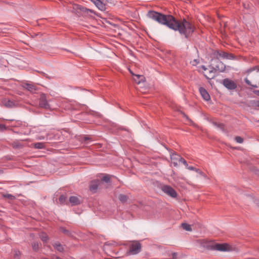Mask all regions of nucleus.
I'll return each instance as SVG.
<instances>
[{"instance_id": "obj_1", "label": "nucleus", "mask_w": 259, "mask_h": 259, "mask_svg": "<svg viewBox=\"0 0 259 259\" xmlns=\"http://www.w3.org/2000/svg\"><path fill=\"white\" fill-rule=\"evenodd\" d=\"M147 16L159 24L166 25L175 31H178L181 35H184L186 38H188L194 30L192 24L185 19L182 22H180L171 15H164L152 10L148 12Z\"/></svg>"}, {"instance_id": "obj_2", "label": "nucleus", "mask_w": 259, "mask_h": 259, "mask_svg": "<svg viewBox=\"0 0 259 259\" xmlns=\"http://www.w3.org/2000/svg\"><path fill=\"white\" fill-rule=\"evenodd\" d=\"M117 245V243L114 241L106 242L103 245V249L107 255L112 256L113 254H117V252H115L114 248Z\"/></svg>"}, {"instance_id": "obj_3", "label": "nucleus", "mask_w": 259, "mask_h": 259, "mask_svg": "<svg viewBox=\"0 0 259 259\" xmlns=\"http://www.w3.org/2000/svg\"><path fill=\"white\" fill-rule=\"evenodd\" d=\"M141 250V244L139 241H134L129 245V250L126 252L127 255H135Z\"/></svg>"}, {"instance_id": "obj_4", "label": "nucleus", "mask_w": 259, "mask_h": 259, "mask_svg": "<svg viewBox=\"0 0 259 259\" xmlns=\"http://www.w3.org/2000/svg\"><path fill=\"white\" fill-rule=\"evenodd\" d=\"M162 191L167 195L175 198L177 197V192L171 186L168 185H163L161 188Z\"/></svg>"}, {"instance_id": "obj_5", "label": "nucleus", "mask_w": 259, "mask_h": 259, "mask_svg": "<svg viewBox=\"0 0 259 259\" xmlns=\"http://www.w3.org/2000/svg\"><path fill=\"white\" fill-rule=\"evenodd\" d=\"M211 249L213 250L227 251L230 250V246L227 243H216L211 246Z\"/></svg>"}, {"instance_id": "obj_6", "label": "nucleus", "mask_w": 259, "mask_h": 259, "mask_svg": "<svg viewBox=\"0 0 259 259\" xmlns=\"http://www.w3.org/2000/svg\"><path fill=\"white\" fill-rule=\"evenodd\" d=\"M213 55L218 59H219L220 58L230 60L234 59V56L233 54H229L225 52L216 51L214 52Z\"/></svg>"}, {"instance_id": "obj_7", "label": "nucleus", "mask_w": 259, "mask_h": 259, "mask_svg": "<svg viewBox=\"0 0 259 259\" xmlns=\"http://www.w3.org/2000/svg\"><path fill=\"white\" fill-rule=\"evenodd\" d=\"M39 106L40 107L46 109L50 108V105L48 103L46 94L42 93L40 95Z\"/></svg>"}, {"instance_id": "obj_8", "label": "nucleus", "mask_w": 259, "mask_h": 259, "mask_svg": "<svg viewBox=\"0 0 259 259\" xmlns=\"http://www.w3.org/2000/svg\"><path fill=\"white\" fill-rule=\"evenodd\" d=\"M223 85L229 90H234L237 88L236 83L233 80L225 78L223 81Z\"/></svg>"}, {"instance_id": "obj_9", "label": "nucleus", "mask_w": 259, "mask_h": 259, "mask_svg": "<svg viewBox=\"0 0 259 259\" xmlns=\"http://www.w3.org/2000/svg\"><path fill=\"white\" fill-rule=\"evenodd\" d=\"M216 65L212 66L213 69L215 71H219L220 72H223L225 70V65L221 62L219 59L215 60Z\"/></svg>"}, {"instance_id": "obj_10", "label": "nucleus", "mask_w": 259, "mask_h": 259, "mask_svg": "<svg viewBox=\"0 0 259 259\" xmlns=\"http://www.w3.org/2000/svg\"><path fill=\"white\" fill-rule=\"evenodd\" d=\"M69 202L72 206L79 205L81 202V197L77 196H72L69 198Z\"/></svg>"}, {"instance_id": "obj_11", "label": "nucleus", "mask_w": 259, "mask_h": 259, "mask_svg": "<svg viewBox=\"0 0 259 259\" xmlns=\"http://www.w3.org/2000/svg\"><path fill=\"white\" fill-rule=\"evenodd\" d=\"M100 181L99 180H95L91 182L90 185V190L93 193H95L98 190Z\"/></svg>"}, {"instance_id": "obj_12", "label": "nucleus", "mask_w": 259, "mask_h": 259, "mask_svg": "<svg viewBox=\"0 0 259 259\" xmlns=\"http://www.w3.org/2000/svg\"><path fill=\"white\" fill-rule=\"evenodd\" d=\"M199 92L204 100L209 101L210 99V95L207 91L203 87L199 88Z\"/></svg>"}, {"instance_id": "obj_13", "label": "nucleus", "mask_w": 259, "mask_h": 259, "mask_svg": "<svg viewBox=\"0 0 259 259\" xmlns=\"http://www.w3.org/2000/svg\"><path fill=\"white\" fill-rule=\"evenodd\" d=\"M209 69H208V70L206 71L204 75L207 79H212L215 76V73L214 71V69H213V67L212 65L209 66Z\"/></svg>"}, {"instance_id": "obj_14", "label": "nucleus", "mask_w": 259, "mask_h": 259, "mask_svg": "<svg viewBox=\"0 0 259 259\" xmlns=\"http://www.w3.org/2000/svg\"><path fill=\"white\" fill-rule=\"evenodd\" d=\"M3 104L7 108H13L16 106V104L14 101L7 99L3 100Z\"/></svg>"}, {"instance_id": "obj_15", "label": "nucleus", "mask_w": 259, "mask_h": 259, "mask_svg": "<svg viewBox=\"0 0 259 259\" xmlns=\"http://www.w3.org/2000/svg\"><path fill=\"white\" fill-rule=\"evenodd\" d=\"M180 158H181V157L175 152L170 153V159L173 161V164L175 166L178 165L177 161L179 160L180 161Z\"/></svg>"}, {"instance_id": "obj_16", "label": "nucleus", "mask_w": 259, "mask_h": 259, "mask_svg": "<svg viewBox=\"0 0 259 259\" xmlns=\"http://www.w3.org/2000/svg\"><path fill=\"white\" fill-rule=\"evenodd\" d=\"M23 88L30 92L34 93L36 90V88L32 84L26 83L23 85Z\"/></svg>"}, {"instance_id": "obj_17", "label": "nucleus", "mask_w": 259, "mask_h": 259, "mask_svg": "<svg viewBox=\"0 0 259 259\" xmlns=\"http://www.w3.org/2000/svg\"><path fill=\"white\" fill-rule=\"evenodd\" d=\"M134 79L137 83L140 84V83L145 81V78L143 75L137 74L135 75V77H134Z\"/></svg>"}, {"instance_id": "obj_18", "label": "nucleus", "mask_w": 259, "mask_h": 259, "mask_svg": "<svg viewBox=\"0 0 259 259\" xmlns=\"http://www.w3.org/2000/svg\"><path fill=\"white\" fill-rule=\"evenodd\" d=\"M95 5L101 11H103L106 10V5L101 0H98Z\"/></svg>"}, {"instance_id": "obj_19", "label": "nucleus", "mask_w": 259, "mask_h": 259, "mask_svg": "<svg viewBox=\"0 0 259 259\" xmlns=\"http://www.w3.org/2000/svg\"><path fill=\"white\" fill-rule=\"evenodd\" d=\"M212 124L217 127V128H220L221 130L224 131H225V125L224 124L221 123H218L217 122L213 121L212 122Z\"/></svg>"}, {"instance_id": "obj_20", "label": "nucleus", "mask_w": 259, "mask_h": 259, "mask_svg": "<svg viewBox=\"0 0 259 259\" xmlns=\"http://www.w3.org/2000/svg\"><path fill=\"white\" fill-rule=\"evenodd\" d=\"M39 237L44 242H47L49 239V237L47 234L44 232L40 234Z\"/></svg>"}, {"instance_id": "obj_21", "label": "nucleus", "mask_w": 259, "mask_h": 259, "mask_svg": "<svg viewBox=\"0 0 259 259\" xmlns=\"http://www.w3.org/2000/svg\"><path fill=\"white\" fill-rule=\"evenodd\" d=\"M53 246L58 251L60 252H62L64 250L63 246L59 242L55 243Z\"/></svg>"}, {"instance_id": "obj_22", "label": "nucleus", "mask_w": 259, "mask_h": 259, "mask_svg": "<svg viewBox=\"0 0 259 259\" xmlns=\"http://www.w3.org/2000/svg\"><path fill=\"white\" fill-rule=\"evenodd\" d=\"M118 199L121 202L124 203L127 200L128 197L124 194H120L118 196Z\"/></svg>"}, {"instance_id": "obj_23", "label": "nucleus", "mask_w": 259, "mask_h": 259, "mask_svg": "<svg viewBox=\"0 0 259 259\" xmlns=\"http://www.w3.org/2000/svg\"><path fill=\"white\" fill-rule=\"evenodd\" d=\"M182 227L183 228V229H184L186 231H192V228H191V226L187 223H182Z\"/></svg>"}, {"instance_id": "obj_24", "label": "nucleus", "mask_w": 259, "mask_h": 259, "mask_svg": "<svg viewBox=\"0 0 259 259\" xmlns=\"http://www.w3.org/2000/svg\"><path fill=\"white\" fill-rule=\"evenodd\" d=\"M60 231H61L62 233H63L64 234H65L67 236H71V233L69 230L66 229L64 227H60Z\"/></svg>"}, {"instance_id": "obj_25", "label": "nucleus", "mask_w": 259, "mask_h": 259, "mask_svg": "<svg viewBox=\"0 0 259 259\" xmlns=\"http://www.w3.org/2000/svg\"><path fill=\"white\" fill-rule=\"evenodd\" d=\"M32 247L34 251H37L39 248V244L37 242H34L32 243Z\"/></svg>"}, {"instance_id": "obj_26", "label": "nucleus", "mask_w": 259, "mask_h": 259, "mask_svg": "<svg viewBox=\"0 0 259 259\" xmlns=\"http://www.w3.org/2000/svg\"><path fill=\"white\" fill-rule=\"evenodd\" d=\"M101 180L102 181L107 183H110V176L109 175H105L103 177Z\"/></svg>"}, {"instance_id": "obj_27", "label": "nucleus", "mask_w": 259, "mask_h": 259, "mask_svg": "<svg viewBox=\"0 0 259 259\" xmlns=\"http://www.w3.org/2000/svg\"><path fill=\"white\" fill-rule=\"evenodd\" d=\"M80 11H81L82 12H83L84 13H88L89 12H90L91 13H93V11L91 10H90V9H88L84 7H82V6H79L78 8Z\"/></svg>"}, {"instance_id": "obj_28", "label": "nucleus", "mask_w": 259, "mask_h": 259, "mask_svg": "<svg viewBox=\"0 0 259 259\" xmlns=\"http://www.w3.org/2000/svg\"><path fill=\"white\" fill-rule=\"evenodd\" d=\"M66 199L67 197L65 195H61L59 198V202L60 204H64L65 202Z\"/></svg>"}, {"instance_id": "obj_29", "label": "nucleus", "mask_w": 259, "mask_h": 259, "mask_svg": "<svg viewBox=\"0 0 259 259\" xmlns=\"http://www.w3.org/2000/svg\"><path fill=\"white\" fill-rule=\"evenodd\" d=\"M34 147L36 149H42L45 147V144L41 142L36 143L34 144Z\"/></svg>"}, {"instance_id": "obj_30", "label": "nucleus", "mask_w": 259, "mask_h": 259, "mask_svg": "<svg viewBox=\"0 0 259 259\" xmlns=\"http://www.w3.org/2000/svg\"><path fill=\"white\" fill-rule=\"evenodd\" d=\"M14 258L15 259H20L21 256V252L18 250H14Z\"/></svg>"}, {"instance_id": "obj_31", "label": "nucleus", "mask_w": 259, "mask_h": 259, "mask_svg": "<svg viewBox=\"0 0 259 259\" xmlns=\"http://www.w3.org/2000/svg\"><path fill=\"white\" fill-rule=\"evenodd\" d=\"M3 197L8 198L10 200H14L15 198V197L12 194H6L3 195Z\"/></svg>"}, {"instance_id": "obj_32", "label": "nucleus", "mask_w": 259, "mask_h": 259, "mask_svg": "<svg viewBox=\"0 0 259 259\" xmlns=\"http://www.w3.org/2000/svg\"><path fill=\"white\" fill-rule=\"evenodd\" d=\"M235 141H236V142L238 143H242L243 142V139L240 137V136H236L235 138Z\"/></svg>"}, {"instance_id": "obj_33", "label": "nucleus", "mask_w": 259, "mask_h": 259, "mask_svg": "<svg viewBox=\"0 0 259 259\" xmlns=\"http://www.w3.org/2000/svg\"><path fill=\"white\" fill-rule=\"evenodd\" d=\"M254 70H256V72H259V68H258L257 67H253L252 68H250L249 69H248L247 70V73H250L251 72H252L253 71H254Z\"/></svg>"}, {"instance_id": "obj_34", "label": "nucleus", "mask_w": 259, "mask_h": 259, "mask_svg": "<svg viewBox=\"0 0 259 259\" xmlns=\"http://www.w3.org/2000/svg\"><path fill=\"white\" fill-rule=\"evenodd\" d=\"M245 81L246 83V84H247L251 86L253 88H257L258 87L257 85H252L251 83V82L247 78L245 79Z\"/></svg>"}, {"instance_id": "obj_35", "label": "nucleus", "mask_w": 259, "mask_h": 259, "mask_svg": "<svg viewBox=\"0 0 259 259\" xmlns=\"http://www.w3.org/2000/svg\"><path fill=\"white\" fill-rule=\"evenodd\" d=\"M180 161L182 163H183L185 166H186V167L188 166V163L186 161V160L183 158V157H181V158H180Z\"/></svg>"}, {"instance_id": "obj_36", "label": "nucleus", "mask_w": 259, "mask_h": 259, "mask_svg": "<svg viewBox=\"0 0 259 259\" xmlns=\"http://www.w3.org/2000/svg\"><path fill=\"white\" fill-rule=\"evenodd\" d=\"M7 127L6 125L4 124H0V131L1 132H4L5 130H6Z\"/></svg>"}, {"instance_id": "obj_37", "label": "nucleus", "mask_w": 259, "mask_h": 259, "mask_svg": "<svg viewBox=\"0 0 259 259\" xmlns=\"http://www.w3.org/2000/svg\"><path fill=\"white\" fill-rule=\"evenodd\" d=\"M186 168L187 169H188L189 170H194V171H196V168L192 166H189L188 165V166L186 167Z\"/></svg>"}, {"instance_id": "obj_38", "label": "nucleus", "mask_w": 259, "mask_h": 259, "mask_svg": "<svg viewBox=\"0 0 259 259\" xmlns=\"http://www.w3.org/2000/svg\"><path fill=\"white\" fill-rule=\"evenodd\" d=\"M90 140V138L88 137H83L81 140V141L82 142H86L88 140Z\"/></svg>"}, {"instance_id": "obj_39", "label": "nucleus", "mask_w": 259, "mask_h": 259, "mask_svg": "<svg viewBox=\"0 0 259 259\" xmlns=\"http://www.w3.org/2000/svg\"><path fill=\"white\" fill-rule=\"evenodd\" d=\"M178 254L177 252H173L172 253V259H176L177 257Z\"/></svg>"}, {"instance_id": "obj_40", "label": "nucleus", "mask_w": 259, "mask_h": 259, "mask_svg": "<svg viewBox=\"0 0 259 259\" xmlns=\"http://www.w3.org/2000/svg\"><path fill=\"white\" fill-rule=\"evenodd\" d=\"M195 171L197 172V173L201 175H203V172L201 170H200L199 169L196 168V170Z\"/></svg>"}, {"instance_id": "obj_41", "label": "nucleus", "mask_w": 259, "mask_h": 259, "mask_svg": "<svg viewBox=\"0 0 259 259\" xmlns=\"http://www.w3.org/2000/svg\"><path fill=\"white\" fill-rule=\"evenodd\" d=\"M183 116L185 117L188 121H192L189 118L188 116L185 114L184 113H183Z\"/></svg>"}, {"instance_id": "obj_42", "label": "nucleus", "mask_w": 259, "mask_h": 259, "mask_svg": "<svg viewBox=\"0 0 259 259\" xmlns=\"http://www.w3.org/2000/svg\"><path fill=\"white\" fill-rule=\"evenodd\" d=\"M201 68L203 69V70L206 71L208 70V68H207L205 66L202 65Z\"/></svg>"}, {"instance_id": "obj_43", "label": "nucleus", "mask_w": 259, "mask_h": 259, "mask_svg": "<svg viewBox=\"0 0 259 259\" xmlns=\"http://www.w3.org/2000/svg\"><path fill=\"white\" fill-rule=\"evenodd\" d=\"M253 92L257 95L259 96V90H256L253 91Z\"/></svg>"}, {"instance_id": "obj_44", "label": "nucleus", "mask_w": 259, "mask_h": 259, "mask_svg": "<svg viewBox=\"0 0 259 259\" xmlns=\"http://www.w3.org/2000/svg\"><path fill=\"white\" fill-rule=\"evenodd\" d=\"M92 2H93L95 5L97 2L98 0H90Z\"/></svg>"}, {"instance_id": "obj_45", "label": "nucleus", "mask_w": 259, "mask_h": 259, "mask_svg": "<svg viewBox=\"0 0 259 259\" xmlns=\"http://www.w3.org/2000/svg\"><path fill=\"white\" fill-rule=\"evenodd\" d=\"M130 71L131 73L133 75V76L134 77H135L136 74H134V73H133L131 70H130Z\"/></svg>"}, {"instance_id": "obj_46", "label": "nucleus", "mask_w": 259, "mask_h": 259, "mask_svg": "<svg viewBox=\"0 0 259 259\" xmlns=\"http://www.w3.org/2000/svg\"><path fill=\"white\" fill-rule=\"evenodd\" d=\"M53 259H62V258H61L59 256H56V257H54Z\"/></svg>"}, {"instance_id": "obj_47", "label": "nucleus", "mask_w": 259, "mask_h": 259, "mask_svg": "<svg viewBox=\"0 0 259 259\" xmlns=\"http://www.w3.org/2000/svg\"><path fill=\"white\" fill-rule=\"evenodd\" d=\"M259 108V100L256 101V105Z\"/></svg>"}, {"instance_id": "obj_48", "label": "nucleus", "mask_w": 259, "mask_h": 259, "mask_svg": "<svg viewBox=\"0 0 259 259\" xmlns=\"http://www.w3.org/2000/svg\"><path fill=\"white\" fill-rule=\"evenodd\" d=\"M194 61H195V62H196L197 63V62L196 60H194Z\"/></svg>"}, {"instance_id": "obj_49", "label": "nucleus", "mask_w": 259, "mask_h": 259, "mask_svg": "<svg viewBox=\"0 0 259 259\" xmlns=\"http://www.w3.org/2000/svg\"><path fill=\"white\" fill-rule=\"evenodd\" d=\"M42 259H48V258H42Z\"/></svg>"}]
</instances>
